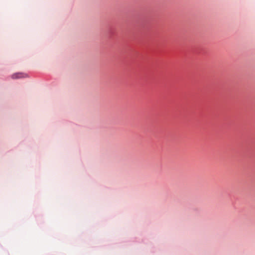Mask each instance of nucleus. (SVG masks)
Listing matches in <instances>:
<instances>
[{
    "label": "nucleus",
    "mask_w": 255,
    "mask_h": 255,
    "mask_svg": "<svg viewBox=\"0 0 255 255\" xmlns=\"http://www.w3.org/2000/svg\"><path fill=\"white\" fill-rule=\"evenodd\" d=\"M26 77H27V75L26 74H23L21 73H15L12 75V78L13 79L25 78Z\"/></svg>",
    "instance_id": "nucleus-1"
}]
</instances>
